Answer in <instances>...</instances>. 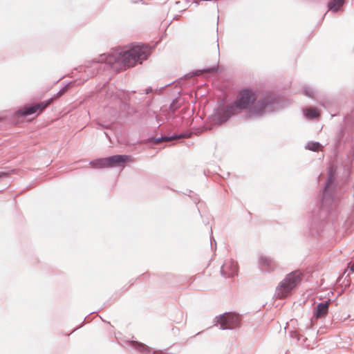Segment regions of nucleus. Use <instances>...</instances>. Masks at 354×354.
I'll return each instance as SVG.
<instances>
[{
	"label": "nucleus",
	"mask_w": 354,
	"mask_h": 354,
	"mask_svg": "<svg viewBox=\"0 0 354 354\" xmlns=\"http://www.w3.org/2000/svg\"><path fill=\"white\" fill-rule=\"evenodd\" d=\"M286 99L280 95L266 93L257 100L256 91L252 88L240 91L235 99L228 102L224 99L217 101L213 113L205 122L209 130L215 126H220L228 121L234 115L244 111V118L262 117L266 113L277 112L284 107Z\"/></svg>",
	"instance_id": "1"
},
{
	"label": "nucleus",
	"mask_w": 354,
	"mask_h": 354,
	"mask_svg": "<svg viewBox=\"0 0 354 354\" xmlns=\"http://www.w3.org/2000/svg\"><path fill=\"white\" fill-rule=\"evenodd\" d=\"M150 48L142 43L131 44L127 48H117L111 53L102 54L98 60H92L85 66L84 71L90 77L109 67L115 71H124L133 67L149 57Z\"/></svg>",
	"instance_id": "2"
},
{
	"label": "nucleus",
	"mask_w": 354,
	"mask_h": 354,
	"mask_svg": "<svg viewBox=\"0 0 354 354\" xmlns=\"http://www.w3.org/2000/svg\"><path fill=\"white\" fill-rule=\"evenodd\" d=\"M337 183L335 171L328 168L326 183L320 191L319 204L313 210L308 223V233L310 236H320L326 226L337 216L335 198Z\"/></svg>",
	"instance_id": "3"
},
{
	"label": "nucleus",
	"mask_w": 354,
	"mask_h": 354,
	"mask_svg": "<svg viewBox=\"0 0 354 354\" xmlns=\"http://www.w3.org/2000/svg\"><path fill=\"white\" fill-rule=\"evenodd\" d=\"M346 144L349 145L351 155L354 158V118L351 116L346 118L344 126L340 127L339 133L335 138V150H342Z\"/></svg>",
	"instance_id": "4"
},
{
	"label": "nucleus",
	"mask_w": 354,
	"mask_h": 354,
	"mask_svg": "<svg viewBox=\"0 0 354 354\" xmlns=\"http://www.w3.org/2000/svg\"><path fill=\"white\" fill-rule=\"evenodd\" d=\"M131 156L125 154H115L108 157L98 158L90 161V165L94 169L113 168L124 167Z\"/></svg>",
	"instance_id": "5"
},
{
	"label": "nucleus",
	"mask_w": 354,
	"mask_h": 354,
	"mask_svg": "<svg viewBox=\"0 0 354 354\" xmlns=\"http://www.w3.org/2000/svg\"><path fill=\"white\" fill-rule=\"evenodd\" d=\"M242 315L236 313H224L216 316L214 319V326L221 330H236L241 326Z\"/></svg>",
	"instance_id": "6"
},
{
	"label": "nucleus",
	"mask_w": 354,
	"mask_h": 354,
	"mask_svg": "<svg viewBox=\"0 0 354 354\" xmlns=\"http://www.w3.org/2000/svg\"><path fill=\"white\" fill-rule=\"evenodd\" d=\"M303 274L299 270H294L288 274L276 288L279 297H286L300 283Z\"/></svg>",
	"instance_id": "7"
},
{
	"label": "nucleus",
	"mask_w": 354,
	"mask_h": 354,
	"mask_svg": "<svg viewBox=\"0 0 354 354\" xmlns=\"http://www.w3.org/2000/svg\"><path fill=\"white\" fill-rule=\"evenodd\" d=\"M53 103V97H50L41 102L35 104L30 102L15 112V116L19 118H25L31 115H39L42 113Z\"/></svg>",
	"instance_id": "8"
},
{
	"label": "nucleus",
	"mask_w": 354,
	"mask_h": 354,
	"mask_svg": "<svg viewBox=\"0 0 354 354\" xmlns=\"http://www.w3.org/2000/svg\"><path fill=\"white\" fill-rule=\"evenodd\" d=\"M238 264L232 260L225 261L220 270L221 274L224 278L234 277L238 274Z\"/></svg>",
	"instance_id": "9"
},
{
	"label": "nucleus",
	"mask_w": 354,
	"mask_h": 354,
	"mask_svg": "<svg viewBox=\"0 0 354 354\" xmlns=\"http://www.w3.org/2000/svg\"><path fill=\"white\" fill-rule=\"evenodd\" d=\"M332 302L333 300L328 299L318 303L313 309V317L317 319L325 317L329 311V304Z\"/></svg>",
	"instance_id": "10"
},
{
	"label": "nucleus",
	"mask_w": 354,
	"mask_h": 354,
	"mask_svg": "<svg viewBox=\"0 0 354 354\" xmlns=\"http://www.w3.org/2000/svg\"><path fill=\"white\" fill-rule=\"evenodd\" d=\"M186 136L185 133H173L172 135H160L157 136L156 135H151L147 139V143L151 145H156L162 141H169L176 138H184Z\"/></svg>",
	"instance_id": "11"
},
{
	"label": "nucleus",
	"mask_w": 354,
	"mask_h": 354,
	"mask_svg": "<svg viewBox=\"0 0 354 354\" xmlns=\"http://www.w3.org/2000/svg\"><path fill=\"white\" fill-rule=\"evenodd\" d=\"M259 265L261 271L263 272H271L276 268V263L270 258L261 255L259 259Z\"/></svg>",
	"instance_id": "12"
},
{
	"label": "nucleus",
	"mask_w": 354,
	"mask_h": 354,
	"mask_svg": "<svg viewBox=\"0 0 354 354\" xmlns=\"http://www.w3.org/2000/svg\"><path fill=\"white\" fill-rule=\"evenodd\" d=\"M204 72H210V73H219L218 65H213L209 67L201 68V69H195L192 70L189 73H187L185 75V77H194L195 76L201 75Z\"/></svg>",
	"instance_id": "13"
},
{
	"label": "nucleus",
	"mask_w": 354,
	"mask_h": 354,
	"mask_svg": "<svg viewBox=\"0 0 354 354\" xmlns=\"http://www.w3.org/2000/svg\"><path fill=\"white\" fill-rule=\"evenodd\" d=\"M129 346L141 354L151 353V348L140 342L136 340H131L129 342Z\"/></svg>",
	"instance_id": "14"
},
{
	"label": "nucleus",
	"mask_w": 354,
	"mask_h": 354,
	"mask_svg": "<svg viewBox=\"0 0 354 354\" xmlns=\"http://www.w3.org/2000/svg\"><path fill=\"white\" fill-rule=\"evenodd\" d=\"M185 102V98L181 97L180 95L176 97L170 103L169 106V111L171 114H175L178 109L182 106Z\"/></svg>",
	"instance_id": "15"
},
{
	"label": "nucleus",
	"mask_w": 354,
	"mask_h": 354,
	"mask_svg": "<svg viewBox=\"0 0 354 354\" xmlns=\"http://www.w3.org/2000/svg\"><path fill=\"white\" fill-rule=\"evenodd\" d=\"M345 0H330L327 3L328 11H331L333 13H336L342 11V6Z\"/></svg>",
	"instance_id": "16"
},
{
	"label": "nucleus",
	"mask_w": 354,
	"mask_h": 354,
	"mask_svg": "<svg viewBox=\"0 0 354 354\" xmlns=\"http://www.w3.org/2000/svg\"><path fill=\"white\" fill-rule=\"evenodd\" d=\"M289 336L291 339H295L297 340V342H300L301 341V345L304 346V347H306L308 348V345H306V342L307 341V338L306 337H304L303 335H301L298 331H297L296 330H292L290 331H289Z\"/></svg>",
	"instance_id": "17"
},
{
	"label": "nucleus",
	"mask_w": 354,
	"mask_h": 354,
	"mask_svg": "<svg viewBox=\"0 0 354 354\" xmlns=\"http://www.w3.org/2000/svg\"><path fill=\"white\" fill-rule=\"evenodd\" d=\"M302 112L304 116L308 120H314L318 117V110L317 109L303 108Z\"/></svg>",
	"instance_id": "18"
},
{
	"label": "nucleus",
	"mask_w": 354,
	"mask_h": 354,
	"mask_svg": "<svg viewBox=\"0 0 354 354\" xmlns=\"http://www.w3.org/2000/svg\"><path fill=\"white\" fill-rule=\"evenodd\" d=\"M322 146L321 143L317 141H308L305 148L311 151H317Z\"/></svg>",
	"instance_id": "19"
},
{
	"label": "nucleus",
	"mask_w": 354,
	"mask_h": 354,
	"mask_svg": "<svg viewBox=\"0 0 354 354\" xmlns=\"http://www.w3.org/2000/svg\"><path fill=\"white\" fill-rule=\"evenodd\" d=\"M304 94L310 98H313L314 97V90L312 87L308 86H304L303 87Z\"/></svg>",
	"instance_id": "20"
},
{
	"label": "nucleus",
	"mask_w": 354,
	"mask_h": 354,
	"mask_svg": "<svg viewBox=\"0 0 354 354\" xmlns=\"http://www.w3.org/2000/svg\"><path fill=\"white\" fill-rule=\"evenodd\" d=\"M75 84V82L73 81H71V82H69L68 83H67L66 84H65L59 91V93H62V95H64L68 87H71L73 86V85Z\"/></svg>",
	"instance_id": "21"
},
{
	"label": "nucleus",
	"mask_w": 354,
	"mask_h": 354,
	"mask_svg": "<svg viewBox=\"0 0 354 354\" xmlns=\"http://www.w3.org/2000/svg\"><path fill=\"white\" fill-rule=\"evenodd\" d=\"M13 170L10 171H0V180L5 178H8L10 176L11 174L13 173Z\"/></svg>",
	"instance_id": "22"
},
{
	"label": "nucleus",
	"mask_w": 354,
	"mask_h": 354,
	"mask_svg": "<svg viewBox=\"0 0 354 354\" xmlns=\"http://www.w3.org/2000/svg\"><path fill=\"white\" fill-rule=\"evenodd\" d=\"M209 239H210V247H211V249L216 251V242L212 235V231L211 230V235H210V237H209Z\"/></svg>",
	"instance_id": "23"
},
{
	"label": "nucleus",
	"mask_w": 354,
	"mask_h": 354,
	"mask_svg": "<svg viewBox=\"0 0 354 354\" xmlns=\"http://www.w3.org/2000/svg\"><path fill=\"white\" fill-rule=\"evenodd\" d=\"M192 195L194 196V197L190 198L193 200L194 203L197 205L200 203V198L198 195L196 193H194Z\"/></svg>",
	"instance_id": "24"
},
{
	"label": "nucleus",
	"mask_w": 354,
	"mask_h": 354,
	"mask_svg": "<svg viewBox=\"0 0 354 354\" xmlns=\"http://www.w3.org/2000/svg\"><path fill=\"white\" fill-rule=\"evenodd\" d=\"M134 282H135V280H133V279H132V280H131V281H129V286L125 285L124 286H123V287L122 288V292L127 291V290L129 289V286H131L132 284H133V283H134Z\"/></svg>",
	"instance_id": "25"
},
{
	"label": "nucleus",
	"mask_w": 354,
	"mask_h": 354,
	"mask_svg": "<svg viewBox=\"0 0 354 354\" xmlns=\"http://www.w3.org/2000/svg\"><path fill=\"white\" fill-rule=\"evenodd\" d=\"M143 91H144V93H144L145 95H148V94H149V93H153V88H152V87H151V86H148V87H147V88H146L145 90H143Z\"/></svg>",
	"instance_id": "26"
},
{
	"label": "nucleus",
	"mask_w": 354,
	"mask_h": 354,
	"mask_svg": "<svg viewBox=\"0 0 354 354\" xmlns=\"http://www.w3.org/2000/svg\"><path fill=\"white\" fill-rule=\"evenodd\" d=\"M348 268L351 272L354 273V261H351L348 263Z\"/></svg>",
	"instance_id": "27"
},
{
	"label": "nucleus",
	"mask_w": 354,
	"mask_h": 354,
	"mask_svg": "<svg viewBox=\"0 0 354 354\" xmlns=\"http://www.w3.org/2000/svg\"><path fill=\"white\" fill-rule=\"evenodd\" d=\"M109 301H106L104 304V306L102 307H101L99 310H95V311H93L91 313H98L100 312L101 310H102L104 307H106L107 305H109Z\"/></svg>",
	"instance_id": "28"
},
{
	"label": "nucleus",
	"mask_w": 354,
	"mask_h": 354,
	"mask_svg": "<svg viewBox=\"0 0 354 354\" xmlns=\"http://www.w3.org/2000/svg\"><path fill=\"white\" fill-rule=\"evenodd\" d=\"M194 192L190 189H187L186 192L183 193L185 195L189 196V197H194L192 195Z\"/></svg>",
	"instance_id": "29"
},
{
	"label": "nucleus",
	"mask_w": 354,
	"mask_h": 354,
	"mask_svg": "<svg viewBox=\"0 0 354 354\" xmlns=\"http://www.w3.org/2000/svg\"><path fill=\"white\" fill-rule=\"evenodd\" d=\"M97 125H98L97 129H100V128L106 129H109V125L103 124L101 123L97 124Z\"/></svg>",
	"instance_id": "30"
},
{
	"label": "nucleus",
	"mask_w": 354,
	"mask_h": 354,
	"mask_svg": "<svg viewBox=\"0 0 354 354\" xmlns=\"http://www.w3.org/2000/svg\"><path fill=\"white\" fill-rule=\"evenodd\" d=\"M62 95V93H59V91H58L57 93L54 94V95L52 97L53 100L54 98L58 97Z\"/></svg>",
	"instance_id": "31"
},
{
	"label": "nucleus",
	"mask_w": 354,
	"mask_h": 354,
	"mask_svg": "<svg viewBox=\"0 0 354 354\" xmlns=\"http://www.w3.org/2000/svg\"><path fill=\"white\" fill-rule=\"evenodd\" d=\"M216 47H217V53H218V55L219 56L220 55V50H219V44H218V40L216 41Z\"/></svg>",
	"instance_id": "32"
},
{
	"label": "nucleus",
	"mask_w": 354,
	"mask_h": 354,
	"mask_svg": "<svg viewBox=\"0 0 354 354\" xmlns=\"http://www.w3.org/2000/svg\"><path fill=\"white\" fill-rule=\"evenodd\" d=\"M201 1L200 0H193V2L196 4V6L199 5L200 2Z\"/></svg>",
	"instance_id": "33"
},
{
	"label": "nucleus",
	"mask_w": 354,
	"mask_h": 354,
	"mask_svg": "<svg viewBox=\"0 0 354 354\" xmlns=\"http://www.w3.org/2000/svg\"><path fill=\"white\" fill-rule=\"evenodd\" d=\"M104 133L105 136H106L107 138L110 139V136L109 135V133H108L107 132L104 131Z\"/></svg>",
	"instance_id": "34"
},
{
	"label": "nucleus",
	"mask_w": 354,
	"mask_h": 354,
	"mask_svg": "<svg viewBox=\"0 0 354 354\" xmlns=\"http://www.w3.org/2000/svg\"><path fill=\"white\" fill-rule=\"evenodd\" d=\"M185 1L187 2V3H189L191 2L192 0H185Z\"/></svg>",
	"instance_id": "35"
},
{
	"label": "nucleus",
	"mask_w": 354,
	"mask_h": 354,
	"mask_svg": "<svg viewBox=\"0 0 354 354\" xmlns=\"http://www.w3.org/2000/svg\"><path fill=\"white\" fill-rule=\"evenodd\" d=\"M191 113H192V114L194 113V109H193L191 110Z\"/></svg>",
	"instance_id": "36"
},
{
	"label": "nucleus",
	"mask_w": 354,
	"mask_h": 354,
	"mask_svg": "<svg viewBox=\"0 0 354 354\" xmlns=\"http://www.w3.org/2000/svg\"><path fill=\"white\" fill-rule=\"evenodd\" d=\"M326 14H327V12L324 13L323 18L326 15Z\"/></svg>",
	"instance_id": "37"
},
{
	"label": "nucleus",
	"mask_w": 354,
	"mask_h": 354,
	"mask_svg": "<svg viewBox=\"0 0 354 354\" xmlns=\"http://www.w3.org/2000/svg\"><path fill=\"white\" fill-rule=\"evenodd\" d=\"M218 20H219V18L218 17L217 18V24L218 23Z\"/></svg>",
	"instance_id": "38"
}]
</instances>
